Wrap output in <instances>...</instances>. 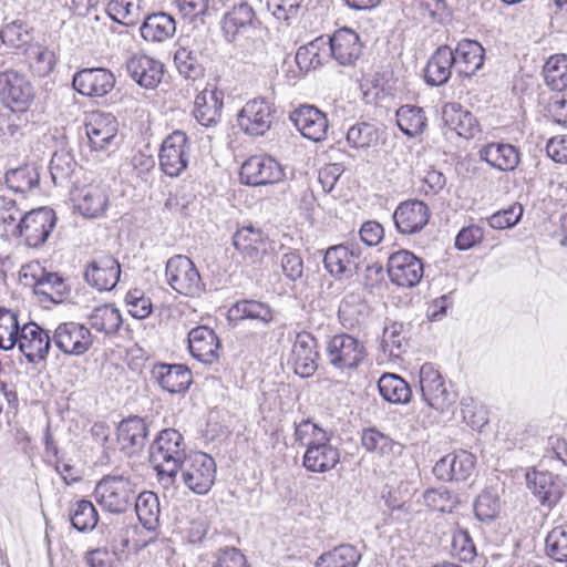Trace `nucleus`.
Returning <instances> with one entry per match:
<instances>
[{
    "label": "nucleus",
    "mask_w": 567,
    "mask_h": 567,
    "mask_svg": "<svg viewBox=\"0 0 567 567\" xmlns=\"http://www.w3.org/2000/svg\"><path fill=\"white\" fill-rule=\"evenodd\" d=\"M187 456L185 440L177 430L165 429L157 434L150 446V462L163 487L174 485L179 466Z\"/></svg>",
    "instance_id": "obj_1"
},
{
    "label": "nucleus",
    "mask_w": 567,
    "mask_h": 567,
    "mask_svg": "<svg viewBox=\"0 0 567 567\" xmlns=\"http://www.w3.org/2000/svg\"><path fill=\"white\" fill-rule=\"evenodd\" d=\"M135 494V484L123 475H106L94 489L96 502L113 514L125 513L133 505Z\"/></svg>",
    "instance_id": "obj_2"
},
{
    "label": "nucleus",
    "mask_w": 567,
    "mask_h": 567,
    "mask_svg": "<svg viewBox=\"0 0 567 567\" xmlns=\"http://www.w3.org/2000/svg\"><path fill=\"white\" fill-rule=\"evenodd\" d=\"M34 97V87L24 74L14 70L0 73V102L12 113L25 114Z\"/></svg>",
    "instance_id": "obj_3"
},
{
    "label": "nucleus",
    "mask_w": 567,
    "mask_h": 567,
    "mask_svg": "<svg viewBox=\"0 0 567 567\" xmlns=\"http://www.w3.org/2000/svg\"><path fill=\"white\" fill-rule=\"evenodd\" d=\"M165 277L169 287L181 295L195 297L205 290L195 264L184 255H175L167 260Z\"/></svg>",
    "instance_id": "obj_4"
},
{
    "label": "nucleus",
    "mask_w": 567,
    "mask_h": 567,
    "mask_svg": "<svg viewBox=\"0 0 567 567\" xmlns=\"http://www.w3.org/2000/svg\"><path fill=\"white\" fill-rule=\"evenodd\" d=\"M182 478L195 494L208 493L216 478L215 460L204 452H190L181 464Z\"/></svg>",
    "instance_id": "obj_5"
},
{
    "label": "nucleus",
    "mask_w": 567,
    "mask_h": 567,
    "mask_svg": "<svg viewBox=\"0 0 567 567\" xmlns=\"http://www.w3.org/2000/svg\"><path fill=\"white\" fill-rule=\"evenodd\" d=\"M55 225L56 216L53 209H32L20 219L16 238H21L27 247L38 249L45 244Z\"/></svg>",
    "instance_id": "obj_6"
},
{
    "label": "nucleus",
    "mask_w": 567,
    "mask_h": 567,
    "mask_svg": "<svg viewBox=\"0 0 567 567\" xmlns=\"http://www.w3.org/2000/svg\"><path fill=\"white\" fill-rule=\"evenodd\" d=\"M367 357L363 341L348 333L334 334L327 344L329 364L341 371L357 370Z\"/></svg>",
    "instance_id": "obj_7"
},
{
    "label": "nucleus",
    "mask_w": 567,
    "mask_h": 567,
    "mask_svg": "<svg viewBox=\"0 0 567 567\" xmlns=\"http://www.w3.org/2000/svg\"><path fill=\"white\" fill-rule=\"evenodd\" d=\"M54 347L65 355L80 357L93 346V336L87 327L80 322L59 323L52 332Z\"/></svg>",
    "instance_id": "obj_8"
},
{
    "label": "nucleus",
    "mask_w": 567,
    "mask_h": 567,
    "mask_svg": "<svg viewBox=\"0 0 567 567\" xmlns=\"http://www.w3.org/2000/svg\"><path fill=\"white\" fill-rule=\"evenodd\" d=\"M420 388L423 400L434 410L443 412L455 402V395L447 390L442 374L432 363L421 367Z\"/></svg>",
    "instance_id": "obj_9"
},
{
    "label": "nucleus",
    "mask_w": 567,
    "mask_h": 567,
    "mask_svg": "<svg viewBox=\"0 0 567 567\" xmlns=\"http://www.w3.org/2000/svg\"><path fill=\"white\" fill-rule=\"evenodd\" d=\"M189 143L182 131H174L162 143L159 150L161 169L169 177L179 176L188 165Z\"/></svg>",
    "instance_id": "obj_10"
},
{
    "label": "nucleus",
    "mask_w": 567,
    "mask_h": 567,
    "mask_svg": "<svg viewBox=\"0 0 567 567\" xmlns=\"http://www.w3.org/2000/svg\"><path fill=\"white\" fill-rule=\"evenodd\" d=\"M388 274L394 285L412 288L421 281L424 266L413 252L402 249L389 257Z\"/></svg>",
    "instance_id": "obj_11"
},
{
    "label": "nucleus",
    "mask_w": 567,
    "mask_h": 567,
    "mask_svg": "<svg viewBox=\"0 0 567 567\" xmlns=\"http://www.w3.org/2000/svg\"><path fill=\"white\" fill-rule=\"evenodd\" d=\"M318 359L317 339L310 332H298L288 357V364L297 375L309 378L318 369Z\"/></svg>",
    "instance_id": "obj_12"
},
{
    "label": "nucleus",
    "mask_w": 567,
    "mask_h": 567,
    "mask_svg": "<svg viewBox=\"0 0 567 567\" xmlns=\"http://www.w3.org/2000/svg\"><path fill=\"white\" fill-rule=\"evenodd\" d=\"M362 250L358 243L346 241L329 247L323 256L327 271L337 279L351 275L361 265Z\"/></svg>",
    "instance_id": "obj_13"
},
{
    "label": "nucleus",
    "mask_w": 567,
    "mask_h": 567,
    "mask_svg": "<svg viewBox=\"0 0 567 567\" xmlns=\"http://www.w3.org/2000/svg\"><path fill=\"white\" fill-rule=\"evenodd\" d=\"M275 110L265 99L248 101L238 114V125L248 135L261 136L270 130Z\"/></svg>",
    "instance_id": "obj_14"
},
{
    "label": "nucleus",
    "mask_w": 567,
    "mask_h": 567,
    "mask_svg": "<svg viewBox=\"0 0 567 567\" xmlns=\"http://www.w3.org/2000/svg\"><path fill=\"white\" fill-rule=\"evenodd\" d=\"M121 266L117 259L109 254H97L87 264L84 279L99 291H110L118 282Z\"/></svg>",
    "instance_id": "obj_15"
},
{
    "label": "nucleus",
    "mask_w": 567,
    "mask_h": 567,
    "mask_svg": "<svg viewBox=\"0 0 567 567\" xmlns=\"http://www.w3.org/2000/svg\"><path fill=\"white\" fill-rule=\"evenodd\" d=\"M285 176L280 164L269 156H251L240 167V179L250 186L280 182Z\"/></svg>",
    "instance_id": "obj_16"
},
{
    "label": "nucleus",
    "mask_w": 567,
    "mask_h": 567,
    "mask_svg": "<svg viewBox=\"0 0 567 567\" xmlns=\"http://www.w3.org/2000/svg\"><path fill=\"white\" fill-rule=\"evenodd\" d=\"M526 484L538 502L551 509L560 501L566 485L550 472L533 470L526 474Z\"/></svg>",
    "instance_id": "obj_17"
},
{
    "label": "nucleus",
    "mask_w": 567,
    "mask_h": 567,
    "mask_svg": "<svg viewBox=\"0 0 567 567\" xmlns=\"http://www.w3.org/2000/svg\"><path fill=\"white\" fill-rule=\"evenodd\" d=\"M221 32L227 42H235L256 29L258 19L247 2L235 4L221 19Z\"/></svg>",
    "instance_id": "obj_18"
},
{
    "label": "nucleus",
    "mask_w": 567,
    "mask_h": 567,
    "mask_svg": "<svg viewBox=\"0 0 567 567\" xmlns=\"http://www.w3.org/2000/svg\"><path fill=\"white\" fill-rule=\"evenodd\" d=\"M17 343L28 362L38 363L45 360L53 341L48 330L29 322L21 328Z\"/></svg>",
    "instance_id": "obj_19"
},
{
    "label": "nucleus",
    "mask_w": 567,
    "mask_h": 567,
    "mask_svg": "<svg viewBox=\"0 0 567 567\" xmlns=\"http://www.w3.org/2000/svg\"><path fill=\"white\" fill-rule=\"evenodd\" d=\"M430 217L429 206L419 199L400 203L393 213L394 225L403 235L420 233L427 225Z\"/></svg>",
    "instance_id": "obj_20"
},
{
    "label": "nucleus",
    "mask_w": 567,
    "mask_h": 567,
    "mask_svg": "<svg viewBox=\"0 0 567 567\" xmlns=\"http://www.w3.org/2000/svg\"><path fill=\"white\" fill-rule=\"evenodd\" d=\"M72 85L82 95L102 97L113 90L115 76L104 68L83 69L73 75Z\"/></svg>",
    "instance_id": "obj_21"
},
{
    "label": "nucleus",
    "mask_w": 567,
    "mask_h": 567,
    "mask_svg": "<svg viewBox=\"0 0 567 567\" xmlns=\"http://www.w3.org/2000/svg\"><path fill=\"white\" fill-rule=\"evenodd\" d=\"M233 245L244 260L255 265L260 262L267 254L269 243L267 235L260 228L249 225L236 230Z\"/></svg>",
    "instance_id": "obj_22"
},
{
    "label": "nucleus",
    "mask_w": 567,
    "mask_h": 567,
    "mask_svg": "<svg viewBox=\"0 0 567 567\" xmlns=\"http://www.w3.org/2000/svg\"><path fill=\"white\" fill-rule=\"evenodd\" d=\"M289 118L303 137L313 142L324 140L329 126L328 120L318 107L300 105L290 113Z\"/></svg>",
    "instance_id": "obj_23"
},
{
    "label": "nucleus",
    "mask_w": 567,
    "mask_h": 567,
    "mask_svg": "<svg viewBox=\"0 0 567 567\" xmlns=\"http://www.w3.org/2000/svg\"><path fill=\"white\" fill-rule=\"evenodd\" d=\"M474 468V455L467 451L461 450L440 458L433 467V474L441 481L463 482L472 475Z\"/></svg>",
    "instance_id": "obj_24"
},
{
    "label": "nucleus",
    "mask_w": 567,
    "mask_h": 567,
    "mask_svg": "<svg viewBox=\"0 0 567 567\" xmlns=\"http://www.w3.org/2000/svg\"><path fill=\"white\" fill-rule=\"evenodd\" d=\"M148 432L147 422L140 416L122 420L117 426L120 450L127 456L137 455L146 446Z\"/></svg>",
    "instance_id": "obj_25"
},
{
    "label": "nucleus",
    "mask_w": 567,
    "mask_h": 567,
    "mask_svg": "<svg viewBox=\"0 0 567 567\" xmlns=\"http://www.w3.org/2000/svg\"><path fill=\"white\" fill-rule=\"evenodd\" d=\"M125 66L132 80L146 90L157 87L164 75L163 63L145 54L131 56Z\"/></svg>",
    "instance_id": "obj_26"
},
{
    "label": "nucleus",
    "mask_w": 567,
    "mask_h": 567,
    "mask_svg": "<svg viewBox=\"0 0 567 567\" xmlns=\"http://www.w3.org/2000/svg\"><path fill=\"white\" fill-rule=\"evenodd\" d=\"M329 40L328 52L341 65L353 64L362 53V43L357 32L343 28L337 30Z\"/></svg>",
    "instance_id": "obj_27"
},
{
    "label": "nucleus",
    "mask_w": 567,
    "mask_h": 567,
    "mask_svg": "<svg viewBox=\"0 0 567 567\" xmlns=\"http://www.w3.org/2000/svg\"><path fill=\"white\" fill-rule=\"evenodd\" d=\"M89 144L94 151H107L115 146L117 122L111 114H97L85 124Z\"/></svg>",
    "instance_id": "obj_28"
},
{
    "label": "nucleus",
    "mask_w": 567,
    "mask_h": 567,
    "mask_svg": "<svg viewBox=\"0 0 567 567\" xmlns=\"http://www.w3.org/2000/svg\"><path fill=\"white\" fill-rule=\"evenodd\" d=\"M152 378L169 393L186 391L193 381L190 370L184 364L157 363L152 369Z\"/></svg>",
    "instance_id": "obj_29"
},
{
    "label": "nucleus",
    "mask_w": 567,
    "mask_h": 567,
    "mask_svg": "<svg viewBox=\"0 0 567 567\" xmlns=\"http://www.w3.org/2000/svg\"><path fill=\"white\" fill-rule=\"evenodd\" d=\"M219 347L215 331L206 326H198L188 333L189 352L203 363L215 362L218 359Z\"/></svg>",
    "instance_id": "obj_30"
},
{
    "label": "nucleus",
    "mask_w": 567,
    "mask_h": 567,
    "mask_svg": "<svg viewBox=\"0 0 567 567\" xmlns=\"http://www.w3.org/2000/svg\"><path fill=\"white\" fill-rule=\"evenodd\" d=\"M478 156L491 167L501 172L514 171L520 162L518 148L508 143L492 142L482 146Z\"/></svg>",
    "instance_id": "obj_31"
},
{
    "label": "nucleus",
    "mask_w": 567,
    "mask_h": 567,
    "mask_svg": "<svg viewBox=\"0 0 567 567\" xmlns=\"http://www.w3.org/2000/svg\"><path fill=\"white\" fill-rule=\"evenodd\" d=\"M484 56L485 50L480 42L463 39L453 50L456 72L466 78L474 75L483 66Z\"/></svg>",
    "instance_id": "obj_32"
},
{
    "label": "nucleus",
    "mask_w": 567,
    "mask_h": 567,
    "mask_svg": "<svg viewBox=\"0 0 567 567\" xmlns=\"http://www.w3.org/2000/svg\"><path fill=\"white\" fill-rule=\"evenodd\" d=\"M453 66H455L453 50L449 45H440L426 63L424 70L426 83L431 86L445 84L452 75Z\"/></svg>",
    "instance_id": "obj_33"
},
{
    "label": "nucleus",
    "mask_w": 567,
    "mask_h": 567,
    "mask_svg": "<svg viewBox=\"0 0 567 567\" xmlns=\"http://www.w3.org/2000/svg\"><path fill=\"white\" fill-rule=\"evenodd\" d=\"M34 293L42 303H61L70 293V287L56 272L42 271L40 276H33Z\"/></svg>",
    "instance_id": "obj_34"
},
{
    "label": "nucleus",
    "mask_w": 567,
    "mask_h": 567,
    "mask_svg": "<svg viewBox=\"0 0 567 567\" xmlns=\"http://www.w3.org/2000/svg\"><path fill=\"white\" fill-rule=\"evenodd\" d=\"M194 115L203 126L216 125L221 115L224 93L218 90H204L195 97Z\"/></svg>",
    "instance_id": "obj_35"
},
{
    "label": "nucleus",
    "mask_w": 567,
    "mask_h": 567,
    "mask_svg": "<svg viewBox=\"0 0 567 567\" xmlns=\"http://www.w3.org/2000/svg\"><path fill=\"white\" fill-rule=\"evenodd\" d=\"M340 461V452L329 443V439L309 446L303 455V466L313 473H326L336 467Z\"/></svg>",
    "instance_id": "obj_36"
},
{
    "label": "nucleus",
    "mask_w": 567,
    "mask_h": 567,
    "mask_svg": "<svg viewBox=\"0 0 567 567\" xmlns=\"http://www.w3.org/2000/svg\"><path fill=\"white\" fill-rule=\"evenodd\" d=\"M40 166L37 163H24L16 168H10L4 174V183L16 193H29L40 185Z\"/></svg>",
    "instance_id": "obj_37"
},
{
    "label": "nucleus",
    "mask_w": 567,
    "mask_h": 567,
    "mask_svg": "<svg viewBox=\"0 0 567 567\" xmlns=\"http://www.w3.org/2000/svg\"><path fill=\"white\" fill-rule=\"evenodd\" d=\"M141 35L148 42H163L176 32L175 19L166 12L152 13L141 25Z\"/></svg>",
    "instance_id": "obj_38"
},
{
    "label": "nucleus",
    "mask_w": 567,
    "mask_h": 567,
    "mask_svg": "<svg viewBox=\"0 0 567 567\" xmlns=\"http://www.w3.org/2000/svg\"><path fill=\"white\" fill-rule=\"evenodd\" d=\"M328 45L329 40L321 35L300 47L296 53V63L299 69L308 72L323 65L330 56Z\"/></svg>",
    "instance_id": "obj_39"
},
{
    "label": "nucleus",
    "mask_w": 567,
    "mask_h": 567,
    "mask_svg": "<svg viewBox=\"0 0 567 567\" xmlns=\"http://www.w3.org/2000/svg\"><path fill=\"white\" fill-rule=\"evenodd\" d=\"M78 168L73 154L65 148L55 151L49 165L51 179L55 186H66L72 183Z\"/></svg>",
    "instance_id": "obj_40"
},
{
    "label": "nucleus",
    "mask_w": 567,
    "mask_h": 567,
    "mask_svg": "<svg viewBox=\"0 0 567 567\" xmlns=\"http://www.w3.org/2000/svg\"><path fill=\"white\" fill-rule=\"evenodd\" d=\"M378 389L380 395L392 404H405L412 398L410 385L398 374H382L378 381Z\"/></svg>",
    "instance_id": "obj_41"
},
{
    "label": "nucleus",
    "mask_w": 567,
    "mask_h": 567,
    "mask_svg": "<svg viewBox=\"0 0 567 567\" xmlns=\"http://www.w3.org/2000/svg\"><path fill=\"white\" fill-rule=\"evenodd\" d=\"M75 200L79 212L89 218L99 217L107 206L105 190L96 185L82 188Z\"/></svg>",
    "instance_id": "obj_42"
},
{
    "label": "nucleus",
    "mask_w": 567,
    "mask_h": 567,
    "mask_svg": "<svg viewBox=\"0 0 567 567\" xmlns=\"http://www.w3.org/2000/svg\"><path fill=\"white\" fill-rule=\"evenodd\" d=\"M396 123L403 134L414 137L424 132L427 118L422 107L411 104L400 106L395 113Z\"/></svg>",
    "instance_id": "obj_43"
},
{
    "label": "nucleus",
    "mask_w": 567,
    "mask_h": 567,
    "mask_svg": "<svg viewBox=\"0 0 567 567\" xmlns=\"http://www.w3.org/2000/svg\"><path fill=\"white\" fill-rule=\"evenodd\" d=\"M230 317L238 320H256L262 324H268L274 319L270 306L258 300H239L229 310Z\"/></svg>",
    "instance_id": "obj_44"
},
{
    "label": "nucleus",
    "mask_w": 567,
    "mask_h": 567,
    "mask_svg": "<svg viewBox=\"0 0 567 567\" xmlns=\"http://www.w3.org/2000/svg\"><path fill=\"white\" fill-rule=\"evenodd\" d=\"M361 560L359 550L350 544L336 546L323 553L316 561V567H357Z\"/></svg>",
    "instance_id": "obj_45"
},
{
    "label": "nucleus",
    "mask_w": 567,
    "mask_h": 567,
    "mask_svg": "<svg viewBox=\"0 0 567 567\" xmlns=\"http://www.w3.org/2000/svg\"><path fill=\"white\" fill-rule=\"evenodd\" d=\"M123 322L121 312L113 305H102L95 307L89 316L90 326L105 334H114L118 331Z\"/></svg>",
    "instance_id": "obj_46"
},
{
    "label": "nucleus",
    "mask_w": 567,
    "mask_h": 567,
    "mask_svg": "<svg viewBox=\"0 0 567 567\" xmlns=\"http://www.w3.org/2000/svg\"><path fill=\"white\" fill-rule=\"evenodd\" d=\"M135 512L141 524L147 529H155L159 522V501L155 493L143 492L135 495L133 502Z\"/></svg>",
    "instance_id": "obj_47"
},
{
    "label": "nucleus",
    "mask_w": 567,
    "mask_h": 567,
    "mask_svg": "<svg viewBox=\"0 0 567 567\" xmlns=\"http://www.w3.org/2000/svg\"><path fill=\"white\" fill-rule=\"evenodd\" d=\"M174 63L179 74L186 79L197 80L205 74L200 53L189 48L179 47L174 53Z\"/></svg>",
    "instance_id": "obj_48"
},
{
    "label": "nucleus",
    "mask_w": 567,
    "mask_h": 567,
    "mask_svg": "<svg viewBox=\"0 0 567 567\" xmlns=\"http://www.w3.org/2000/svg\"><path fill=\"white\" fill-rule=\"evenodd\" d=\"M69 518L72 527L79 532L85 533L95 528L99 522V514L92 502L80 499L71 505Z\"/></svg>",
    "instance_id": "obj_49"
},
{
    "label": "nucleus",
    "mask_w": 567,
    "mask_h": 567,
    "mask_svg": "<svg viewBox=\"0 0 567 567\" xmlns=\"http://www.w3.org/2000/svg\"><path fill=\"white\" fill-rule=\"evenodd\" d=\"M380 138L379 130L374 124L358 122L347 132V143L355 150H368L378 145Z\"/></svg>",
    "instance_id": "obj_50"
},
{
    "label": "nucleus",
    "mask_w": 567,
    "mask_h": 567,
    "mask_svg": "<svg viewBox=\"0 0 567 567\" xmlns=\"http://www.w3.org/2000/svg\"><path fill=\"white\" fill-rule=\"evenodd\" d=\"M29 65L33 74L43 78L49 75L56 63V56L50 48L35 43L30 45L27 51Z\"/></svg>",
    "instance_id": "obj_51"
},
{
    "label": "nucleus",
    "mask_w": 567,
    "mask_h": 567,
    "mask_svg": "<svg viewBox=\"0 0 567 567\" xmlns=\"http://www.w3.org/2000/svg\"><path fill=\"white\" fill-rule=\"evenodd\" d=\"M545 82L551 90L563 91L567 87V55H551L543 68Z\"/></svg>",
    "instance_id": "obj_52"
},
{
    "label": "nucleus",
    "mask_w": 567,
    "mask_h": 567,
    "mask_svg": "<svg viewBox=\"0 0 567 567\" xmlns=\"http://www.w3.org/2000/svg\"><path fill=\"white\" fill-rule=\"evenodd\" d=\"M423 502L430 509L441 513H451L460 504L457 495L446 487L427 488L423 493Z\"/></svg>",
    "instance_id": "obj_53"
},
{
    "label": "nucleus",
    "mask_w": 567,
    "mask_h": 567,
    "mask_svg": "<svg viewBox=\"0 0 567 567\" xmlns=\"http://www.w3.org/2000/svg\"><path fill=\"white\" fill-rule=\"evenodd\" d=\"M20 331L18 315L0 308V349L11 350L18 342Z\"/></svg>",
    "instance_id": "obj_54"
},
{
    "label": "nucleus",
    "mask_w": 567,
    "mask_h": 567,
    "mask_svg": "<svg viewBox=\"0 0 567 567\" xmlns=\"http://www.w3.org/2000/svg\"><path fill=\"white\" fill-rule=\"evenodd\" d=\"M501 511V499L496 492L491 489L483 491L474 502V513L477 519L484 523H491L498 516Z\"/></svg>",
    "instance_id": "obj_55"
},
{
    "label": "nucleus",
    "mask_w": 567,
    "mask_h": 567,
    "mask_svg": "<svg viewBox=\"0 0 567 567\" xmlns=\"http://www.w3.org/2000/svg\"><path fill=\"white\" fill-rule=\"evenodd\" d=\"M29 122L30 117L28 112L25 114L0 113V138L3 142H9L23 136Z\"/></svg>",
    "instance_id": "obj_56"
},
{
    "label": "nucleus",
    "mask_w": 567,
    "mask_h": 567,
    "mask_svg": "<svg viewBox=\"0 0 567 567\" xmlns=\"http://www.w3.org/2000/svg\"><path fill=\"white\" fill-rule=\"evenodd\" d=\"M545 543L548 557L558 563H567V524L554 527Z\"/></svg>",
    "instance_id": "obj_57"
},
{
    "label": "nucleus",
    "mask_w": 567,
    "mask_h": 567,
    "mask_svg": "<svg viewBox=\"0 0 567 567\" xmlns=\"http://www.w3.org/2000/svg\"><path fill=\"white\" fill-rule=\"evenodd\" d=\"M23 213L17 205L16 200L0 196V225L12 237H17L20 219L23 218Z\"/></svg>",
    "instance_id": "obj_58"
},
{
    "label": "nucleus",
    "mask_w": 567,
    "mask_h": 567,
    "mask_svg": "<svg viewBox=\"0 0 567 567\" xmlns=\"http://www.w3.org/2000/svg\"><path fill=\"white\" fill-rule=\"evenodd\" d=\"M361 442L369 452H378L380 454L392 452L395 445L394 441L389 435L374 427L363 430Z\"/></svg>",
    "instance_id": "obj_59"
},
{
    "label": "nucleus",
    "mask_w": 567,
    "mask_h": 567,
    "mask_svg": "<svg viewBox=\"0 0 567 567\" xmlns=\"http://www.w3.org/2000/svg\"><path fill=\"white\" fill-rule=\"evenodd\" d=\"M295 437L307 449L329 439L327 432L310 420H303L296 426Z\"/></svg>",
    "instance_id": "obj_60"
},
{
    "label": "nucleus",
    "mask_w": 567,
    "mask_h": 567,
    "mask_svg": "<svg viewBox=\"0 0 567 567\" xmlns=\"http://www.w3.org/2000/svg\"><path fill=\"white\" fill-rule=\"evenodd\" d=\"M0 38L3 43L12 48H21L30 40L27 24L21 20L4 24L0 30Z\"/></svg>",
    "instance_id": "obj_61"
},
{
    "label": "nucleus",
    "mask_w": 567,
    "mask_h": 567,
    "mask_svg": "<svg viewBox=\"0 0 567 567\" xmlns=\"http://www.w3.org/2000/svg\"><path fill=\"white\" fill-rule=\"evenodd\" d=\"M453 554L462 561L471 563L476 557V547L468 532L458 529L453 534Z\"/></svg>",
    "instance_id": "obj_62"
},
{
    "label": "nucleus",
    "mask_w": 567,
    "mask_h": 567,
    "mask_svg": "<svg viewBox=\"0 0 567 567\" xmlns=\"http://www.w3.org/2000/svg\"><path fill=\"white\" fill-rule=\"evenodd\" d=\"M523 206L518 203L508 208L498 210L488 218V225L494 229H506L514 227L523 216Z\"/></svg>",
    "instance_id": "obj_63"
},
{
    "label": "nucleus",
    "mask_w": 567,
    "mask_h": 567,
    "mask_svg": "<svg viewBox=\"0 0 567 567\" xmlns=\"http://www.w3.org/2000/svg\"><path fill=\"white\" fill-rule=\"evenodd\" d=\"M280 267L287 280L296 282L303 277V259L299 251L289 250L280 258Z\"/></svg>",
    "instance_id": "obj_64"
}]
</instances>
